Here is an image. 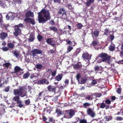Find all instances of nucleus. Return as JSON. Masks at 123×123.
<instances>
[{"label": "nucleus", "mask_w": 123, "mask_h": 123, "mask_svg": "<svg viewBox=\"0 0 123 123\" xmlns=\"http://www.w3.org/2000/svg\"><path fill=\"white\" fill-rule=\"evenodd\" d=\"M98 81H99V82H100V81H99V80L98 79H96L92 80L91 83L92 85L93 86L95 85Z\"/></svg>", "instance_id": "23"}, {"label": "nucleus", "mask_w": 123, "mask_h": 123, "mask_svg": "<svg viewBox=\"0 0 123 123\" xmlns=\"http://www.w3.org/2000/svg\"><path fill=\"white\" fill-rule=\"evenodd\" d=\"M19 96H15L13 98V100L17 102V103H18L19 101H21L19 100Z\"/></svg>", "instance_id": "27"}, {"label": "nucleus", "mask_w": 123, "mask_h": 123, "mask_svg": "<svg viewBox=\"0 0 123 123\" xmlns=\"http://www.w3.org/2000/svg\"><path fill=\"white\" fill-rule=\"evenodd\" d=\"M0 25L2 27L5 29V30H8V28L9 26V25H8L5 24L3 22L2 18H0Z\"/></svg>", "instance_id": "9"}, {"label": "nucleus", "mask_w": 123, "mask_h": 123, "mask_svg": "<svg viewBox=\"0 0 123 123\" xmlns=\"http://www.w3.org/2000/svg\"><path fill=\"white\" fill-rule=\"evenodd\" d=\"M30 100L29 99L26 100L25 101L26 104L27 105L29 104L30 103Z\"/></svg>", "instance_id": "60"}, {"label": "nucleus", "mask_w": 123, "mask_h": 123, "mask_svg": "<svg viewBox=\"0 0 123 123\" xmlns=\"http://www.w3.org/2000/svg\"><path fill=\"white\" fill-rule=\"evenodd\" d=\"M62 77V74H59L56 77L55 79L57 81H59L61 80Z\"/></svg>", "instance_id": "21"}, {"label": "nucleus", "mask_w": 123, "mask_h": 123, "mask_svg": "<svg viewBox=\"0 0 123 123\" xmlns=\"http://www.w3.org/2000/svg\"><path fill=\"white\" fill-rule=\"evenodd\" d=\"M26 90L23 87H21L18 89L14 90V94L15 95H19L23 97L26 96Z\"/></svg>", "instance_id": "3"}, {"label": "nucleus", "mask_w": 123, "mask_h": 123, "mask_svg": "<svg viewBox=\"0 0 123 123\" xmlns=\"http://www.w3.org/2000/svg\"><path fill=\"white\" fill-rule=\"evenodd\" d=\"M56 112L58 114H61V112L58 109H56Z\"/></svg>", "instance_id": "52"}, {"label": "nucleus", "mask_w": 123, "mask_h": 123, "mask_svg": "<svg viewBox=\"0 0 123 123\" xmlns=\"http://www.w3.org/2000/svg\"><path fill=\"white\" fill-rule=\"evenodd\" d=\"M76 78L78 80V82L80 83L79 79L80 78V76L79 74H78L76 76Z\"/></svg>", "instance_id": "45"}, {"label": "nucleus", "mask_w": 123, "mask_h": 123, "mask_svg": "<svg viewBox=\"0 0 123 123\" xmlns=\"http://www.w3.org/2000/svg\"><path fill=\"white\" fill-rule=\"evenodd\" d=\"M92 96L93 95L92 94L88 95L86 96L85 99L88 100H92Z\"/></svg>", "instance_id": "26"}, {"label": "nucleus", "mask_w": 123, "mask_h": 123, "mask_svg": "<svg viewBox=\"0 0 123 123\" xmlns=\"http://www.w3.org/2000/svg\"><path fill=\"white\" fill-rule=\"evenodd\" d=\"M56 73V71H54L52 72V75L53 76H55Z\"/></svg>", "instance_id": "58"}, {"label": "nucleus", "mask_w": 123, "mask_h": 123, "mask_svg": "<svg viewBox=\"0 0 123 123\" xmlns=\"http://www.w3.org/2000/svg\"><path fill=\"white\" fill-rule=\"evenodd\" d=\"M21 32V29L20 28H18V26H15L13 33L15 36H17Z\"/></svg>", "instance_id": "10"}, {"label": "nucleus", "mask_w": 123, "mask_h": 123, "mask_svg": "<svg viewBox=\"0 0 123 123\" xmlns=\"http://www.w3.org/2000/svg\"><path fill=\"white\" fill-rule=\"evenodd\" d=\"M116 119L118 121H120L122 120L123 119V118L121 117H116Z\"/></svg>", "instance_id": "51"}, {"label": "nucleus", "mask_w": 123, "mask_h": 123, "mask_svg": "<svg viewBox=\"0 0 123 123\" xmlns=\"http://www.w3.org/2000/svg\"><path fill=\"white\" fill-rule=\"evenodd\" d=\"M2 50L4 51H6L8 50V48L6 47H4L2 48Z\"/></svg>", "instance_id": "49"}, {"label": "nucleus", "mask_w": 123, "mask_h": 123, "mask_svg": "<svg viewBox=\"0 0 123 123\" xmlns=\"http://www.w3.org/2000/svg\"><path fill=\"white\" fill-rule=\"evenodd\" d=\"M109 49L111 51H113L114 50L115 46L114 45H110L109 47Z\"/></svg>", "instance_id": "34"}, {"label": "nucleus", "mask_w": 123, "mask_h": 123, "mask_svg": "<svg viewBox=\"0 0 123 123\" xmlns=\"http://www.w3.org/2000/svg\"><path fill=\"white\" fill-rule=\"evenodd\" d=\"M62 18L64 19H66L67 18V17L66 16V13L65 12L62 14Z\"/></svg>", "instance_id": "33"}, {"label": "nucleus", "mask_w": 123, "mask_h": 123, "mask_svg": "<svg viewBox=\"0 0 123 123\" xmlns=\"http://www.w3.org/2000/svg\"><path fill=\"white\" fill-rule=\"evenodd\" d=\"M87 114L92 118H93L95 116V113L91 108H88L87 110Z\"/></svg>", "instance_id": "6"}, {"label": "nucleus", "mask_w": 123, "mask_h": 123, "mask_svg": "<svg viewBox=\"0 0 123 123\" xmlns=\"http://www.w3.org/2000/svg\"><path fill=\"white\" fill-rule=\"evenodd\" d=\"M65 10L63 8H60L58 12V14H62L65 12Z\"/></svg>", "instance_id": "25"}, {"label": "nucleus", "mask_w": 123, "mask_h": 123, "mask_svg": "<svg viewBox=\"0 0 123 123\" xmlns=\"http://www.w3.org/2000/svg\"><path fill=\"white\" fill-rule=\"evenodd\" d=\"M75 114L74 111L72 109H71L66 111L64 117L67 118H72Z\"/></svg>", "instance_id": "4"}, {"label": "nucleus", "mask_w": 123, "mask_h": 123, "mask_svg": "<svg viewBox=\"0 0 123 123\" xmlns=\"http://www.w3.org/2000/svg\"><path fill=\"white\" fill-rule=\"evenodd\" d=\"M31 52L32 55L34 56H35L37 54H41L42 53L41 50L37 49H34Z\"/></svg>", "instance_id": "7"}, {"label": "nucleus", "mask_w": 123, "mask_h": 123, "mask_svg": "<svg viewBox=\"0 0 123 123\" xmlns=\"http://www.w3.org/2000/svg\"><path fill=\"white\" fill-rule=\"evenodd\" d=\"M14 73L18 75H21L23 73V70L19 67L16 66L14 68Z\"/></svg>", "instance_id": "5"}, {"label": "nucleus", "mask_w": 123, "mask_h": 123, "mask_svg": "<svg viewBox=\"0 0 123 123\" xmlns=\"http://www.w3.org/2000/svg\"><path fill=\"white\" fill-rule=\"evenodd\" d=\"M26 18H29L30 16L32 17L34 16V13L31 11H27L25 14Z\"/></svg>", "instance_id": "15"}, {"label": "nucleus", "mask_w": 123, "mask_h": 123, "mask_svg": "<svg viewBox=\"0 0 123 123\" xmlns=\"http://www.w3.org/2000/svg\"><path fill=\"white\" fill-rule=\"evenodd\" d=\"M99 57L101 58H103L102 59V61L103 62L108 63V64H110L111 63H114L112 62H115V58L113 57L110 59V57L108 56L107 54L105 53H102L99 55Z\"/></svg>", "instance_id": "2"}, {"label": "nucleus", "mask_w": 123, "mask_h": 123, "mask_svg": "<svg viewBox=\"0 0 123 123\" xmlns=\"http://www.w3.org/2000/svg\"><path fill=\"white\" fill-rule=\"evenodd\" d=\"M2 105H0V115H1L3 114L5 112V110L4 109H2L1 110Z\"/></svg>", "instance_id": "35"}, {"label": "nucleus", "mask_w": 123, "mask_h": 123, "mask_svg": "<svg viewBox=\"0 0 123 123\" xmlns=\"http://www.w3.org/2000/svg\"><path fill=\"white\" fill-rule=\"evenodd\" d=\"M82 65L80 63H79L74 65L73 68H78L81 67Z\"/></svg>", "instance_id": "18"}, {"label": "nucleus", "mask_w": 123, "mask_h": 123, "mask_svg": "<svg viewBox=\"0 0 123 123\" xmlns=\"http://www.w3.org/2000/svg\"><path fill=\"white\" fill-rule=\"evenodd\" d=\"M105 104L103 103H102L101 104L100 107L101 108H104L105 107Z\"/></svg>", "instance_id": "44"}, {"label": "nucleus", "mask_w": 123, "mask_h": 123, "mask_svg": "<svg viewBox=\"0 0 123 123\" xmlns=\"http://www.w3.org/2000/svg\"><path fill=\"white\" fill-rule=\"evenodd\" d=\"M47 88L48 91L49 92H54L55 91L56 87L54 86L49 85L47 87Z\"/></svg>", "instance_id": "12"}, {"label": "nucleus", "mask_w": 123, "mask_h": 123, "mask_svg": "<svg viewBox=\"0 0 123 123\" xmlns=\"http://www.w3.org/2000/svg\"><path fill=\"white\" fill-rule=\"evenodd\" d=\"M34 39L35 38L33 35H31L29 37L28 40L30 42H32L33 41Z\"/></svg>", "instance_id": "24"}, {"label": "nucleus", "mask_w": 123, "mask_h": 123, "mask_svg": "<svg viewBox=\"0 0 123 123\" xmlns=\"http://www.w3.org/2000/svg\"><path fill=\"white\" fill-rule=\"evenodd\" d=\"M68 7L69 8V9L71 10H73V8L71 6V4H69L68 5Z\"/></svg>", "instance_id": "55"}, {"label": "nucleus", "mask_w": 123, "mask_h": 123, "mask_svg": "<svg viewBox=\"0 0 123 123\" xmlns=\"http://www.w3.org/2000/svg\"><path fill=\"white\" fill-rule=\"evenodd\" d=\"M20 12L17 13H14V15L15 16V17H19L20 16Z\"/></svg>", "instance_id": "47"}, {"label": "nucleus", "mask_w": 123, "mask_h": 123, "mask_svg": "<svg viewBox=\"0 0 123 123\" xmlns=\"http://www.w3.org/2000/svg\"><path fill=\"white\" fill-rule=\"evenodd\" d=\"M13 54L15 55L17 57L18 56V53L14 51L13 53Z\"/></svg>", "instance_id": "61"}, {"label": "nucleus", "mask_w": 123, "mask_h": 123, "mask_svg": "<svg viewBox=\"0 0 123 123\" xmlns=\"http://www.w3.org/2000/svg\"><path fill=\"white\" fill-rule=\"evenodd\" d=\"M69 80H68V79L66 80L64 82V83H65V86H67V85H68V84H69Z\"/></svg>", "instance_id": "54"}, {"label": "nucleus", "mask_w": 123, "mask_h": 123, "mask_svg": "<svg viewBox=\"0 0 123 123\" xmlns=\"http://www.w3.org/2000/svg\"><path fill=\"white\" fill-rule=\"evenodd\" d=\"M17 104L18 105V106L20 108H22L23 107V105L22 104L21 101H19Z\"/></svg>", "instance_id": "37"}, {"label": "nucleus", "mask_w": 123, "mask_h": 123, "mask_svg": "<svg viewBox=\"0 0 123 123\" xmlns=\"http://www.w3.org/2000/svg\"><path fill=\"white\" fill-rule=\"evenodd\" d=\"M36 68L42 70L43 68V65L41 64H37L36 66Z\"/></svg>", "instance_id": "19"}, {"label": "nucleus", "mask_w": 123, "mask_h": 123, "mask_svg": "<svg viewBox=\"0 0 123 123\" xmlns=\"http://www.w3.org/2000/svg\"><path fill=\"white\" fill-rule=\"evenodd\" d=\"M94 69L95 71H97L99 69V68L98 66H96L95 67Z\"/></svg>", "instance_id": "64"}, {"label": "nucleus", "mask_w": 123, "mask_h": 123, "mask_svg": "<svg viewBox=\"0 0 123 123\" xmlns=\"http://www.w3.org/2000/svg\"><path fill=\"white\" fill-rule=\"evenodd\" d=\"M80 123H87V121L86 119H83L80 120Z\"/></svg>", "instance_id": "41"}, {"label": "nucleus", "mask_w": 123, "mask_h": 123, "mask_svg": "<svg viewBox=\"0 0 123 123\" xmlns=\"http://www.w3.org/2000/svg\"><path fill=\"white\" fill-rule=\"evenodd\" d=\"M24 20L26 23H31L32 25H34L35 24V21L33 18H26Z\"/></svg>", "instance_id": "8"}, {"label": "nucleus", "mask_w": 123, "mask_h": 123, "mask_svg": "<svg viewBox=\"0 0 123 123\" xmlns=\"http://www.w3.org/2000/svg\"><path fill=\"white\" fill-rule=\"evenodd\" d=\"M106 121H108L112 119V117L111 116H107L104 118Z\"/></svg>", "instance_id": "31"}, {"label": "nucleus", "mask_w": 123, "mask_h": 123, "mask_svg": "<svg viewBox=\"0 0 123 123\" xmlns=\"http://www.w3.org/2000/svg\"><path fill=\"white\" fill-rule=\"evenodd\" d=\"M90 103L85 102L83 103L82 107L84 108H87L88 107L91 105Z\"/></svg>", "instance_id": "16"}, {"label": "nucleus", "mask_w": 123, "mask_h": 123, "mask_svg": "<svg viewBox=\"0 0 123 123\" xmlns=\"http://www.w3.org/2000/svg\"><path fill=\"white\" fill-rule=\"evenodd\" d=\"M50 28L51 30H53L55 32H56L57 31V29L55 27H50Z\"/></svg>", "instance_id": "38"}, {"label": "nucleus", "mask_w": 123, "mask_h": 123, "mask_svg": "<svg viewBox=\"0 0 123 123\" xmlns=\"http://www.w3.org/2000/svg\"><path fill=\"white\" fill-rule=\"evenodd\" d=\"M53 39L52 38H48L46 40V42L51 46H54L55 44L53 43Z\"/></svg>", "instance_id": "14"}, {"label": "nucleus", "mask_w": 123, "mask_h": 123, "mask_svg": "<svg viewBox=\"0 0 123 123\" xmlns=\"http://www.w3.org/2000/svg\"><path fill=\"white\" fill-rule=\"evenodd\" d=\"M37 38L39 41L41 42L43 40V37L40 35H38L37 36Z\"/></svg>", "instance_id": "28"}, {"label": "nucleus", "mask_w": 123, "mask_h": 123, "mask_svg": "<svg viewBox=\"0 0 123 123\" xmlns=\"http://www.w3.org/2000/svg\"><path fill=\"white\" fill-rule=\"evenodd\" d=\"M38 19L40 23H44L50 18L49 11L43 9L38 13Z\"/></svg>", "instance_id": "1"}, {"label": "nucleus", "mask_w": 123, "mask_h": 123, "mask_svg": "<svg viewBox=\"0 0 123 123\" xmlns=\"http://www.w3.org/2000/svg\"><path fill=\"white\" fill-rule=\"evenodd\" d=\"M105 103L108 104H110L111 103V101L109 99H107L105 100Z\"/></svg>", "instance_id": "57"}, {"label": "nucleus", "mask_w": 123, "mask_h": 123, "mask_svg": "<svg viewBox=\"0 0 123 123\" xmlns=\"http://www.w3.org/2000/svg\"><path fill=\"white\" fill-rule=\"evenodd\" d=\"M0 5L2 6V7H5L6 6V5L3 4L2 2L0 1Z\"/></svg>", "instance_id": "56"}, {"label": "nucleus", "mask_w": 123, "mask_h": 123, "mask_svg": "<svg viewBox=\"0 0 123 123\" xmlns=\"http://www.w3.org/2000/svg\"><path fill=\"white\" fill-rule=\"evenodd\" d=\"M13 1L14 3H18L19 4H21V0H13Z\"/></svg>", "instance_id": "43"}, {"label": "nucleus", "mask_w": 123, "mask_h": 123, "mask_svg": "<svg viewBox=\"0 0 123 123\" xmlns=\"http://www.w3.org/2000/svg\"><path fill=\"white\" fill-rule=\"evenodd\" d=\"M80 49H77L75 52L74 53V55L75 56L77 55L80 52Z\"/></svg>", "instance_id": "48"}, {"label": "nucleus", "mask_w": 123, "mask_h": 123, "mask_svg": "<svg viewBox=\"0 0 123 123\" xmlns=\"http://www.w3.org/2000/svg\"><path fill=\"white\" fill-rule=\"evenodd\" d=\"M30 76V74L27 72L24 74L23 75V77L24 79H26L28 78Z\"/></svg>", "instance_id": "29"}, {"label": "nucleus", "mask_w": 123, "mask_h": 123, "mask_svg": "<svg viewBox=\"0 0 123 123\" xmlns=\"http://www.w3.org/2000/svg\"><path fill=\"white\" fill-rule=\"evenodd\" d=\"M8 34L2 31L0 34V37L2 40L5 39L7 36Z\"/></svg>", "instance_id": "13"}, {"label": "nucleus", "mask_w": 123, "mask_h": 123, "mask_svg": "<svg viewBox=\"0 0 123 123\" xmlns=\"http://www.w3.org/2000/svg\"><path fill=\"white\" fill-rule=\"evenodd\" d=\"M76 26L78 29H81L83 26V25L80 23H78L77 24Z\"/></svg>", "instance_id": "36"}, {"label": "nucleus", "mask_w": 123, "mask_h": 123, "mask_svg": "<svg viewBox=\"0 0 123 123\" xmlns=\"http://www.w3.org/2000/svg\"><path fill=\"white\" fill-rule=\"evenodd\" d=\"M121 88H118L117 90V92L119 94H120L121 93Z\"/></svg>", "instance_id": "50"}, {"label": "nucleus", "mask_w": 123, "mask_h": 123, "mask_svg": "<svg viewBox=\"0 0 123 123\" xmlns=\"http://www.w3.org/2000/svg\"><path fill=\"white\" fill-rule=\"evenodd\" d=\"M9 47L10 48H12L13 47L14 45L12 43H8L7 44Z\"/></svg>", "instance_id": "39"}, {"label": "nucleus", "mask_w": 123, "mask_h": 123, "mask_svg": "<svg viewBox=\"0 0 123 123\" xmlns=\"http://www.w3.org/2000/svg\"><path fill=\"white\" fill-rule=\"evenodd\" d=\"M94 95L96 97H100L101 96V95L100 93H95Z\"/></svg>", "instance_id": "53"}, {"label": "nucleus", "mask_w": 123, "mask_h": 123, "mask_svg": "<svg viewBox=\"0 0 123 123\" xmlns=\"http://www.w3.org/2000/svg\"><path fill=\"white\" fill-rule=\"evenodd\" d=\"M67 52L68 53L70 52L73 49V47L70 45L67 46Z\"/></svg>", "instance_id": "22"}, {"label": "nucleus", "mask_w": 123, "mask_h": 123, "mask_svg": "<svg viewBox=\"0 0 123 123\" xmlns=\"http://www.w3.org/2000/svg\"><path fill=\"white\" fill-rule=\"evenodd\" d=\"M6 67H8L10 65H11V64L9 63H6L5 64H3Z\"/></svg>", "instance_id": "42"}, {"label": "nucleus", "mask_w": 123, "mask_h": 123, "mask_svg": "<svg viewBox=\"0 0 123 123\" xmlns=\"http://www.w3.org/2000/svg\"><path fill=\"white\" fill-rule=\"evenodd\" d=\"M94 1V0H89L87 1L85 4L88 6H89L91 3H93Z\"/></svg>", "instance_id": "20"}, {"label": "nucleus", "mask_w": 123, "mask_h": 123, "mask_svg": "<svg viewBox=\"0 0 123 123\" xmlns=\"http://www.w3.org/2000/svg\"><path fill=\"white\" fill-rule=\"evenodd\" d=\"M46 81L47 80L45 79H43L38 81V83L40 84H43L45 83Z\"/></svg>", "instance_id": "30"}, {"label": "nucleus", "mask_w": 123, "mask_h": 123, "mask_svg": "<svg viewBox=\"0 0 123 123\" xmlns=\"http://www.w3.org/2000/svg\"><path fill=\"white\" fill-rule=\"evenodd\" d=\"M86 78L85 77H82L80 81V83H79L81 84H84L85 83L86 81Z\"/></svg>", "instance_id": "17"}, {"label": "nucleus", "mask_w": 123, "mask_h": 123, "mask_svg": "<svg viewBox=\"0 0 123 123\" xmlns=\"http://www.w3.org/2000/svg\"><path fill=\"white\" fill-rule=\"evenodd\" d=\"M18 26V28H20L21 29V28L23 27L24 26L23 24H20L18 25H16L15 26Z\"/></svg>", "instance_id": "46"}, {"label": "nucleus", "mask_w": 123, "mask_h": 123, "mask_svg": "<svg viewBox=\"0 0 123 123\" xmlns=\"http://www.w3.org/2000/svg\"><path fill=\"white\" fill-rule=\"evenodd\" d=\"M114 36L113 35H111L110 36V38L111 40L112 41L114 39Z\"/></svg>", "instance_id": "62"}, {"label": "nucleus", "mask_w": 123, "mask_h": 123, "mask_svg": "<svg viewBox=\"0 0 123 123\" xmlns=\"http://www.w3.org/2000/svg\"><path fill=\"white\" fill-rule=\"evenodd\" d=\"M108 30L106 28L105 29V34L106 35H107V34L108 33Z\"/></svg>", "instance_id": "63"}, {"label": "nucleus", "mask_w": 123, "mask_h": 123, "mask_svg": "<svg viewBox=\"0 0 123 123\" xmlns=\"http://www.w3.org/2000/svg\"><path fill=\"white\" fill-rule=\"evenodd\" d=\"M9 86H8L6 88L5 90V91L6 92H7L9 91Z\"/></svg>", "instance_id": "59"}, {"label": "nucleus", "mask_w": 123, "mask_h": 123, "mask_svg": "<svg viewBox=\"0 0 123 123\" xmlns=\"http://www.w3.org/2000/svg\"><path fill=\"white\" fill-rule=\"evenodd\" d=\"M82 57L85 60H89L90 59L91 56L87 53H84Z\"/></svg>", "instance_id": "11"}, {"label": "nucleus", "mask_w": 123, "mask_h": 123, "mask_svg": "<svg viewBox=\"0 0 123 123\" xmlns=\"http://www.w3.org/2000/svg\"><path fill=\"white\" fill-rule=\"evenodd\" d=\"M98 42L96 41H93L92 43V45L94 46H96Z\"/></svg>", "instance_id": "40"}, {"label": "nucleus", "mask_w": 123, "mask_h": 123, "mask_svg": "<svg viewBox=\"0 0 123 123\" xmlns=\"http://www.w3.org/2000/svg\"><path fill=\"white\" fill-rule=\"evenodd\" d=\"M99 34V32L97 30L95 31L93 33V34L95 37H97L98 35Z\"/></svg>", "instance_id": "32"}]
</instances>
